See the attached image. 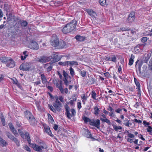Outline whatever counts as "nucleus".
<instances>
[{
	"instance_id": "f3484780",
	"label": "nucleus",
	"mask_w": 152,
	"mask_h": 152,
	"mask_svg": "<svg viewBox=\"0 0 152 152\" xmlns=\"http://www.w3.org/2000/svg\"><path fill=\"white\" fill-rule=\"evenodd\" d=\"M88 79L87 80V84L89 85L94 84L95 82V80L93 78V76L91 75L89 76L88 75Z\"/></svg>"
},
{
	"instance_id": "8fccbe9b",
	"label": "nucleus",
	"mask_w": 152,
	"mask_h": 152,
	"mask_svg": "<svg viewBox=\"0 0 152 152\" xmlns=\"http://www.w3.org/2000/svg\"><path fill=\"white\" fill-rule=\"evenodd\" d=\"M147 39H148L146 37H143L141 39V41L142 42L145 43L147 42Z\"/></svg>"
},
{
	"instance_id": "338daca9",
	"label": "nucleus",
	"mask_w": 152,
	"mask_h": 152,
	"mask_svg": "<svg viewBox=\"0 0 152 152\" xmlns=\"http://www.w3.org/2000/svg\"><path fill=\"white\" fill-rule=\"evenodd\" d=\"M109 115L110 117H113L115 115L113 113V112H111V113H109Z\"/></svg>"
},
{
	"instance_id": "4c0bfd02",
	"label": "nucleus",
	"mask_w": 152,
	"mask_h": 152,
	"mask_svg": "<svg viewBox=\"0 0 152 152\" xmlns=\"http://www.w3.org/2000/svg\"><path fill=\"white\" fill-rule=\"evenodd\" d=\"M58 64L62 66H68V64H67V61H65L64 62H61L60 61L59 62H58Z\"/></svg>"
},
{
	"instance_id": "4d7b16f0",
	"label": "nucleus",
	"mask_w": 152,
	"mask_h": 152,
	"mask_svg": "<svg viewBox=\"0 0 152 152\" xmlns=\"http://www.w3.org/2000/svg\"><path fill=\"white\" fill-rule=\"evenodd\" d=\"M36 106L37 107L38 110L40 111L42 110L41 107L38 102H36Z\"/></svg>"
},
{
	"instance_id": "bb28decb",
	"label": "nucleus",
	"mask_w": 152,
	"mask_h": 152,
	"mask_svg": "<svg viewBox=\"0 0 152 152\" xmlns=\"http://www.w3.org/2000/svg\"><path fill=\"white\" fill-rule=\"evenodd\" d=\"M65 45V42L64 41L61 40L59 42L58 47L60 48H64Z\"/></svg>"
},
{
	"instance_id": "ddd939ff",
	"label": "nucleus",
	"mask_w": 152,
	"mask_h": 152,
	"mask_svg": "<svg viewBox=\"0 0 152 152\" xmlns=\"http://www.w3.org/2000/svg\"><path fill=\"white\" fill-rule=\"evenodd\" d=\"M135 68L137 69L140 73L141 72V69L143 62L142 61L137 60L136 62Z\"/></svg>"
},
{
	"instance_id": "c9c22d12",
	"label": "nucleus",
	"mask_w": 152,
	"mask_h": 152,
	"mask_svg": "<svg viewBox=\"0 0 152 152\" xmlns=\"http://www.w3.org/2000/svg\"><path fill=\"white\" fill-rule=\"evenodd\" d=\"M70 112L72 113V114H70V115H71V116L70 118H71V117H72L73 116H75L76 114V111L74 109H71L70 110Z\"/></svg>"
},
{
	"instance_id": "6e6552de",
	"label": "nucleus",
	"mask_w": 152,
	"mask_h": 152,
	"mask_svg": "<svg viewBox=\"0 0 152 152\" xmlns=\"http://www.w3.org/2000/svg\"><path fill=\"white\" fill-rule=\"evenodd\" d=\"M18 132L22 137L23 139H26L28 141V143L30 144L31 142L28 133L27 132L23 133L21 130L20 129L18 130Z\"/></svg>"
},
{
	"instance_id": "5fc2aeb1",
	"label": "nucleus",
	"mask_w": 152,
	"mask_h": 152,
	"mask_svg": "<svg viewBox=\"0 0 152 152\" xmlns=\"http://www.w3.org/2000/svg\"><path fill=\"white\" fill-rule=\"evenodd\" d=\"M121 133H119L117 137L116 138H119L121 141H122L123 140V137L121 136Z\"/></svg>"
},
{
	"instance_id": "c756f323",
	"label": "nucleus",
	"mask_w": 152,
	"mask_h": 152,
	"mask_svg": "<svg viewBox=\"0 0 152 152\" xmlns=\"http://www.w3.org/2000/svg\"><path fill=\"white\" fill-rule=\"evenodd\" d=\"M19 23L21 24V26L22 27H25L28 24V23L26 21L23 20L19 21Z\"/></svg>"
},
{
	"instance_id": "423d86ee",
	"label": "nucleus",
	"mask_w": 152,
	"mask_h": 152,
	"mask_svg": "<svg viewBox=\"0 0 152 152\" xmlns=\"http://www.w3.org/2000/svg\"><path fill=\"white\" fill-rule=\"evenodd\" d=\"M59 39L55 34H53L51 39V45L54 47L58 46L59 44Z\"/></svg>"
},
{
	"instance_id": "7ed1b4c3",
	"label": "nucleus",
	"mask_w": 152,
	"mask_h": 152,
	"mask_svg": "<svg viewBox=\"0 0 152 152\" xmlns=\"http://www.w3.org/2000/svg\"><path fill=\"white\" fill-rule=\"evenodd\" d=\"M127 133H128L127 136L129 137V138H128L126 139L127 142L130 143L133 142L135 144L137 145H140V144H138V139H135V140L133 141V139L130 138H133L134 137V134L129 133V131H127Z\"/></svg>"
},
{
	"instance_id": "f704fd0d",
	"label": "nucleus",
	"mask_w": 152,
	"mask_h": 152,
	"mask_svg": "<svg viewBox=\"0 0 152 152\" xmlns=\"http://www.w3.org/2000/svg\"><path fill=\"white\" fill-rule=\"evenodd\" d=\"M146 129L147 132L149 133V134L152 136V127L151 126H148Z\"/></svg>"
},
{
	"instance_id": "a211bd4d",
	"label": "nucleus",
	"mask_w": 152,
	"mask_h": 152,
	"mask_svg": "<svg viewBox=\"0 0 152 152\" xmlns=\"http://www.w3.org/2000/svg\"><path fill=\"white\" fill-rule=\"evenodd\" d=\"M7 66L9 67H13L15 65V64L14 61L11 58H10L8 59V61L7 63Z\"/></svg>"
},
{
	"instance_id": "3c124183",
	"label": "nucleus",
	"mask_w": 152,
	"mask_h": 152,
	"mask_svg": "<svg viewBox=\"0 0 152 152\" xmlns=\"http://www.w3.org/2000/svg\"><path fill=\"white\" fill-rule=\"evenodd\" d=\"M24 149L28 152H31V150L30 148L27 145H25L24 146Z\"/></svg>"
},
{
	"instance_id": "680f3d73",
	"label": "nucleus",
	"mask_w": 152,
	"mask_h": 152,
	"mask_svg": "<svg viewBox=\"0 0 152 152\" xmlns=\"http://www.w3.org/2000/svg\"><path fill=\"white\" fill-rule=\"evenodd\" d=\"M107 110L110 111L111 112H114L113 109L111 106H109L107 108Z\"/></svg>"
},
{
	"instance_id": "864d4df0",
	"label": "nucleus",
	"mask_w": 152,
	"mask_h": 152,
	"mask_svg": "<svg viewBox=\"0 0 152 152\" xmlns=\"http://www.w3.org/2000/svg\"><path fill=\"white\" fill-rule=\"evenodd\" d=\"M41 77L43 82H45L46 79L45 75H44L42 74L41 75Z\"/></svg>"
},
{
	"instance_id": "4be33fe9",
	"label": "nucleus",
	"mask_w": 152,
	"mask_h": 152,
	"mask_svg": "<svg viewBox=\"0 0 152 152\" xmlns=\"http://www.w3.org/2000/svg\"><path fill=\"white\" fill-rule=\"evenodd\" d=\"M87 133H86V137L88 138H90L92 141H94L95 139L92 136L90 132L88 130H86Z\"/></svg>"
},
{
	"instance_id": "9d476101",
	"label": "nucleus",
	"mask_w": 152,
	"mask_h": 152,
	"mask_svg": "<svg viewBox=\"0 0 152 152\" xmlns=\"http://www.w3.org/2000/svg\"><path fill=\"white\" fill-rule=\"evenodd\" d=\"M6 135L11 140L13 141L18 146H20V143L19 141L13 135L9 133H7Z\"/></svg>"
},
{
	"instance_id": "e433bc0d",
	"label": "nucleus",
	"mask_w": 152,
	"mask_h": 152,
	"mask_svg": "<svg viewBox=\"0 0 152 152\" xmlns=\"http://www.w3.org/2000/svg\"><path fill=\"white\" fill-rule=\"evenodd\" d=\"M92 98L94 99H96V94L95 92L94 91H92L91 94Z\"/></svg>"
},
{
	"instance_id": "2f4dec72",
	"label": "nucleus",
	"mask_w": 152,
	"mask_h": 152,
	"mask_svg": "<svg viewBox=\"0 0 152 152\" xmlns=\"http://www.w3.org/2000/svg\"><path fill=\"white\" fill-rule=\"evenodd\" d=\"M65 108L66 111L67 116L68 118H70L71 116V115H70V113L69 110V107L67 105H66Z\"/></svg>"
},
{
	"instance_id": "a18cd8bd",
	"label": "nucleus",
	"mask_w": 152,
	"mask_h": 152,
	"mask_svg": "<svg viewBox=\"0 0 152 152\" xmlns=\"http://www.w3.org/2000/svg\"><path fill=\"white\" fill-rule=\"evenodd\" d=\"M104 74L105 76L107 78H109L111 77V76L109 72H107L104 73Z\"/></svg>"
},
{
	"instance_id": "a878e982",
	"label": "nucleus",
	"mask_w": 152,
	"mask_h": 152,
	"mask_svg": "<svg viewBox=\"0 0 152 152\" xmlns=\"http://www.w3.org/2000/svg\"><path fill=\"white\" fill-rule=\"evenodd\" d=\"M68 66H76L78 65V63L75 61H67Z\"/></svg>"
},
{
	"instance_id": "774afa93",
	"label": "nucleus",
	"mask_w": 152,
	"mask_h": 152,
	"mask_svg": "<svg viewBox=\"0 0 152 152\" xmlns=\"http://www.w3.org/2000/svg\"><path fill=\"white\" fill-rule=\"evenodd\" d=\"M77 107L80 109L81 107V103L80 102H78L77 103Z\"/></svg>"
},
{
	"instance_id": "473e14b6",
	"label": "nucleus",
	"mask_w": 152,
	"mask_h": 152,
	"mask_svg": "<svg viewBox=\"0 0 152 152\" xmlns=\"http://www.w3.org/2000/svg\"><path fill=\"white\" fill-rule=\"evenodd\" d=\"M94 114L96 115H97L99 114L100 110L99 109L98 107H97L96 106L94 107Z\"/></svg>"
},
{
	"instance_id": "f8f14e48",
	"label": "nucleus",
	"mask_w": 152,
	"mask_h": 152,
	"mask_svg": "<svg viewBox=\"0 0 152 152\" xmlns=\"http://www.w3.org/2000/svg\"><path fill=\"white\" fill-rule=\"evenodd\" d=\"M55 57L50 56L49 57H43L39 59L38 61L40 63H43L47 62L50 60L51 58H55Z\"/></svg>"
},
{
	"instance_id": "1a4fd4ad",
	"label": "nucleus",
	"mask_w": 152,
	"mask_h": 152,
	"mask_svg": "<svg viewBox=\"0 0 152 152\" xmlns=\"http://www.w3.org/2000/svg\"><path fill=\"white\" fill-rule=\"evenodd\" d=\"M77 25V21L76 20H72L70 23L66 24L63 28H75Z\"/></svg>"
},
{
	"instance_id": "20e7f679",
	"label": "nucleus",
	"mask_w": 152,
	"mask_h": 152,
	"mask_svg": "<svg viewBox=\"0 0 152 152\" xmlns=\"http://www.w3.org/2000/svg\"><path fill=\"white\" fill-rule=\"evenodd\" d=\"M28 47L31 49L37 50L39 48V46L37 42L35 41L31 40L29 42Z\"/></svg>"
},
{
	"instance_id": "a19ab883",
	"label": "nucleus",
	"mask_w": 152,
	"mask_h": 152,
	"mask_svg": "<svg viewBox=\"0 0 152 152\" xmlns=\"http://www.w3.org/2000/svg\"><path fill=\"white\" fill-rule=\"evenodd\" d=\"M148 67L150 69L152 70V57L149 61L148 64Z\"/></svg>"
},
{
	"instance_id": "7c9ffc66",
	"label": "nucleus",
	"mask_w": 152,
	"mask_h": 152,
	"mask_svg": "<svg viewBox=\"0 0 152 152\" xmlns=\"http://www.w3.org/2000/svg\"><path fill=\"white\" fill-rule=\"evenodd\" d=\"M10 58H8L5 57H3L1 58L0 59L1 61L3 63H6L7 64V62L8 61V59H9Z\"/></svg>"
},
{
	"instance_id": "79ce46f5",
	"label": "nucleus",
	"mask_w": 152,
	"mask_h": 152,
	"mask_svg": "<svg viewBox=\"0 0 152 152\" xmlns=\"http://www.w3.org/2000/svg\"><path fill=\"white\" fill-rule=\"evenodd\" d=\"M99 2L100 4L102 6L105 5L106 3V0H100Z\"/></svg>"
},
{
	"instance_id": "49530a36",
	"label": "nucleus",
	"mask_w": 152,
	"mask_h": 152,
	"mask_svg": "<svg viewBox=\"0 0 152 152\" xmlns=\"http://www.w3.org/2000/svg\"><path fill=\"white\" fill-rule=\"evenodd\" d=\"M63 73L64 79H68L69 77L68 74L64 70L63 71Z\"/></svg>"
},
{
	"instance_id": "052dcab7",
	"label": "nucleus",
	"mask_w": 152,
	"mask_h": 152,
	"mask_svg": "<svg viewBox=\"0 0 152 152\" xmlns=\"http://www.w3.org/2000/svg\"><path fill=\"white\" fill-rule=\"evenodd\" d=\"M122 68L121 66V65H119L118 66V72L120 73H122Z\"/></svg>"
},
{
	"instance_id": "6ab92c4d",
	"label": "nucleus",
	"mask_w": 152,
	"mask_h": 152,
	"mask_svg": "<svg viewBox=\"0 0 152 152\" xmlns=\"http://www.w3.org/2000/svg\"><path fill=\"white\" fill-rule=\"evenodd\" d=\"M120 108H118L115 110V112H116L117 113L122 114V110H124L126 113H127V110L126 108H123V106H120Z\"/></svg>"
},
{
	"instance_id": "ea45409f",
	"label": "nucleus",
	"mask_w": 152,
	"mask_h": 152,
	"mask_svg": "<svg viewBox=\"0 0 152 152\" xmlns=\"http://www.w3.org/2000/svg\"><path fill=\"white\" fill-rule=\"evenodd\" d=\"M126 120V122L124 123V125L127 127H129L130 126H132V123L131 122H129V120Z\"/></svg>"
},
{
	"instance_id": "0eeeda50",
	"label": "nucleus",
	"mask_w": 152,
	"mask_h": 152,
	"mask_svg": "<svg viewBox=\"0 0 152 152\" xmlns=\"http://www.w3.org/2000/svg\"><path fill=\"white\" fill-rule=\"evenodd\" d=\"M32 66V64L30 63H24L22 64L20 66V70L24 71L29 70Z\"/></svg>"
},
{
	"instance_id": "6e6d98bb",
	"label": "nucleus",
	"mask_w": 152,
	"mask_h": 152,
	"mask_svg": "<svg viewBox=\"0 0 152 152\" xmlns=\"http://www.w3.org/2000/svg\"><path fill=\"white\" fill-rule=\"evenodd\" d=\"M133 121L137 123H138L140 124L142 123V121L140 120H137V119H134L133 120H132Z\"/></svg>"
},
{
	"instance_id": "2eb2a0df",
	"label": "nucleus",
	"mask_w": 152,
	"mask_h": 152,
	"mask_svg": "<svg viewBox=\"0 0 152 152\" xmlns=\"http://www.w3.org/2000/svg\"><path fill=\"white\" fill-rule=\"evenodd\" d=\"M101 116L104 118H100V119L102 122H105L108 125H111V122L110 120L106 118L105 115L103 113H102Z\"/></svg>"
},
{
	"instance_id": "0e129e2a",
	"label": "nucleus",
	"mask_w": 152,
	"mask_h": 152,
	"mask_svg": "<svg viewBox=\"0 0 152 152\" xmlns=\"http://www.w3.org/2000/svg\"><path fill=\"white\" fill-rule=\"evenodd\" d=\"M47 87L51 91H53V88L52 87L49 86H47Z\"/></svg>"
},
{
	"instance_id": "39448f33",
	"label": "nucleus",
	"mask_w": 152,
	"mask_h": 152,
	"mask_svg": "<svg viewBox=\"0 0 152 152\" xmlns=\"http://www.w3.org/2000/svg\"><path fill=\"white\" fill-rule=\"evenodd\" d=\"M25 114L26 117L28 120L31 124H33L35 123L36 120L34 118L32 114L28 111H26L25 112Z\"/></svg>"
},
{
	"instance_id": "603ef678",
	"label": "nucleus",
	"mask_w": 152,
	"mask_h": 152,
	"mask_svg": "<svg viewBox=\"0 0 152 152\" xmlns=\"http://www.w3.org/2000/svg\"><path fill=\"white\" fill-rule=\"evenodd\" d=\"M64 81L65 84L66 86H68L69 85V83L70 82V81H69L67 80V79H64Z\"/></svg>"
},
{
	"instance_id": "72a5a7b5",
	"label": "nucleus",
	"mask_w": 152,
	"mask_h": 152,
	"mask_svg": "<svg viewBox=\"0 0 152 152\" xmlns=\"http://www.w3.org/2000/svg\"><path fill=\"white\" fill-rule=\"evenodd\" d=\"M56 86L58 88L61 93H64V90L61 84H59L58 83L56 84Z\"/></svg>"
},
{
	"instance_id": "5701e85b",
	"label": "nucleus",
	"mask_w": 152,
	"mask_h": 152,
	"mask_svg": "<svg viewBox=\"0 0 152 152\" xmlns=\"http://www.w3.org/2000/svg\"><path fill=\"white\" fill-rule=\"evenodd\" d=\"M134 82L137 87L136 89L138 90V91L140 92V83L137 79L135 77L134 78Z\"/></svg>"
},
{
	"instance_id": "09e8293b",
	"label": "nucleus",
	"mask_w": 152,
	"mask_h": 152,
	"mask_svg": "<svg viewBox=\"0 0 152 152\" xmlns=\"http://www.w3.org/2000/svg\"><path fill=\"white\" fill-rule=\"evenodd\" d=\"M53 105L57 110L59 111L60 110V108L58 107V105L55 102L53 104Z\"/></svg>"
},
{
	"instance_id": "e2e57ef3",
	"label": "nucleus",
	"mask_w": 152,
	"mask_h": 152,
	"mask_svg": "<svg viewBox=\"0 0 152 152\" xmlns=\"http://www.w3.org/2000/svg\"><path fill=\"white\" fill-rule=\"evenodd\" d=\"M143 123L144 125H146L147 126H149L150 123L149 122H147L145 120L143 121Z\"/></svg>"
},
{
	"instance_id": "9b49d317",
	"label": "nucleus",
	"mask_w": 152,
	"mask_h": 152,
	"mask_svg": "<svg viewBox=\"0 0 152 152\" xmlns=\"http://www.w3.org/2000/svg\"><path fill=\"white\" fill-rule=\"evenodd\" d=\"M104 59L107 61H112L115 63L117 62V58L114 55H112L111 56H105Z\"/></svg>"
},
{
	"instance_id": "cd10ccee",
	"label": "nucleus",
	"mask_w": 152,
	"mask_h": 152,
	"mask_svg": "<svg viewBox=\"0 0 152 152\" xmlns=\"http://www.w3.org/2000/svg\"><path fill=\"white\" fill-rule=\"evenodd\" d=\"M134 56L132 54L131 55V57L129 59L128 64L129 65H132L134 62Z\"/></svg>"
},
{
	"instance_id": "4468645a",
	"label": "nucleus",
	"mask_w": 152,
	"mask_h": 152,
	"mask_svg": "<svg viewBox=\"0 0 152 152\" xmlns=\"http://www.w3.org/2000/svg\"><path fill=\"white\" fill-rule=\"evenodd\" d=\"M135 19V14L134 12L131 13L128 17L127 20L129 23H132L134 21Z\"/></svg>"
},
{
	"instance_id": "412c9836",
	"label": "nucleus",
	"mask_w": 152,
	"mask_h": 152,
	"mask_svg": "<svg viewBox=\"0 0 152 152\" xmlns=\"http://www.w3.org/2000/svg\"><path fill=\"white\" fill-rule=\"evenodd\" d=\"M87 12L88 14L92 17H95L96 16V13L92 10L88 9Z\"/></svg>"
},
{
	"instance_id": "dca6fc26",
	"label": "nucleus",
	"mask_w": 152,
	"mask_h": 152,
	"mask_svg": "<svg viewBox=\"0 0 152 152\" xmlns=\"http://www.w3.org/2000/svg\"><path fill=\"white\" fill-rule=\"evenodd\" d=\"M9 127H10V130L12 131V133L16 136L17 137L18 135V134L17 132V131L15 129L11 123H9L8 124Z\"/></svg>"
},
{
	"instance_id": "37998d69",
	"label": "nucleus",
	"mask_w": 152,
	"mask_h": 152,
	"mask_svg": "<svg viewBox=\"0 0 152 152\" xmlns=\"http://www.w3.org/2000/svg\"><path fill=\"white\" fill-rule=\"evenodd\" d=\"M1 119L2 124H3V126H4L5 125V121L4 118L2 114H1Z\"/></svg>"
},
{
	"instance_id": "bf43d9fd",
	"label": "nucleus",
	"mask_w": 152,
	"mask_h": 152,
	"mask_svg": "<svg viewBox=\"0 0 152 152\" xmlns=\"http://www.w3.org/2000/svg\"><path fill=\"white\" fill-rule=\"evenodd\" d=\"M138 137L139 138L141 139L143 141L145 140V139L143 137L142 135L141 134H139L138 135Z\"/></svg>"
},
{
	"instance_id": "13d9d810",
	"label": "nucleus",
	"mask_w": 152,
	"mask_h": 152,
	"mask_svg": "<svg viewBox=\"0 0 152 152\" xmlns=\"http://www.w3.org/2000/svg\"><path fill=\"white\" fill-rule=\"evenodd\" d=\"M49 107L50 109L52 111H53L55 112L56 111V110L51 105H49Z\"/></svg>"
},
{
	"instance_id": "f03ea898",
	"label": "nucleus",
	"mask_w": 152,
	"mask_h": 152,
	"mask_svg": "<svg viewBox=\"0 0 152 152\" xmlns=\"http://www.w3.org/2000/svg\"><path fill=\"white\" fill-rule=\"evenodd\" d=\"M31 146L33 149L36 151L38 152H42L43 149H47V146L45 144L43 145V146L38 145L34 143L31 144Z\"/></svg>"
},
{
	"instance_id": "c03bdc74",
	"label": "nucleus",
	"mask_w": 152,
	"mask_h": 152,
	"mask_svg": "<svg viewBox=\"0 0 152 152\" xmlns=\"http://www.w3.org/2000/svg\"><path fill=\"white\" fill-rule=\"evenodd\" d=\"M48 119L50 122L51 123H53L54 122V121L51 116L50 114H48Z\"/></svg>"
},
{
	"instance_id": "69168bd1",
	"label": "nucleus",
	"mask_w": 152,
	"mask_h": 152,
	"mask_svg": "<svg viewBox=\"0 0 152 152\" xmlns=\"http://www.w3.org/2000/svg\"><path fill=\"white\" fill-rule=\"evenodd\" d=\"M23 54L25 56L27 57L28 56V53L27 51H25L23 52Z\"/></svg>"
},
{
	"instance_id": "aec40b11",
	"label": "nucleus",
	"mask_w": 152,
	"mask_h": 152,
	"mask_svg": "<svg viewBox=\"0 0 152 152\" xmlns=\"http://www.w3.org/2000/svg\"><path fill=\"white\" fill-rule=\"evenodd\" d=\"M45 130V132L50 136L51 137L53 136V135L52 134L49 127L47 125L44 126Z\"/></svg>"
},
{
	"instance_id": "393cba45",
	"label": "nucleus",
	"mask_w": 152,
	"mask_h": 152,
	"mask_svg": "<svg viewBox=\"0 0 152 152\" xmlns=\"http://www.w3.org/2000/svg\"><path fill=\"white\" fill-rule=\"evenodd\" d=\"M75 38L78 42H82L85 40V37L80 35H77L75 36Z\"/></svg>"
},
{
	"instance_id": "c85d7f7f",
	"label": "nucleus",
	"mask_w": 152,
	"mask_h": 152,
	"mask_svg": "<svg viewBox=\"0 0 152 152\" xmlns=\"http://www.w3.org/2000/svg\"><path fill=\"white\" fill-rule=\"evenodd\" d=\"M112 126L113 127L114 129L116 131H119V130H121V131H119L120 132H121L122 128L120 126H117L115 125V124H113Z\"/></svg>"
},
{
	"instance_id": "f257e3e1",
	"label": "nucleus",
	"mask_w": 152,
	"mask_h": 152,
	"mask_svg": "<svg viewBox=\"0 0 152 152\" xmlns=\"http://www.w3.org/2000/svg\"><path fill=\"white\" fill-rule=\"evenodd\" d=\"M88 122L91 126H94L98 129L100 128V120L98 119L96 120L91 119L86 117V123Z\"/></svg>"
},
{
	"instance_id": "58836bf2",
	"label": "nucleus",
	"mask_w": 152,
	"mask_h": 152,
	"mask_svg": "<svg viewBox=\"0 0 152 152\" xmlns=\"http://www.w3.org/2000/svg\"><path fill=\"white\" fill-rule=\"evenodd\" d=\"M62 31L64 34H67L69 33L72 31V29H62Z\"/></svg>"
},
{
	"instance_id": "de8ad7c7",
	"label": "nucleus",
	"mask_w": 152,
	"mask_h": 152,
	"mask_svg": "<svg viewBox=\"0 0 152 152\" xmlns=\"http://www.w3.org/2000/svg\"><path fill=\"white\" fill-rule=\"evenodd\" d=\"M69 71L71 75L73 76L75 75L74 70L72 67H71L69 69Z\"/></svg>"
},
{
	"instance_id": "b1692460",
	"label": "nucleus",
	"mask_w": 152,
	"mask_h": 152,
	"mask_svg": "<svg viewBox=\"0 0 152 152\" xmlns=\"http://www.w3.org/2000/svg\"><path fill=\"white\" fill-rule=\"evenodd\" d=\"M134 82L137 87L136 89L138 90V91L140 92V83L137 79L135 77L134 78Z\"/></svg>"
}]
</instances>
